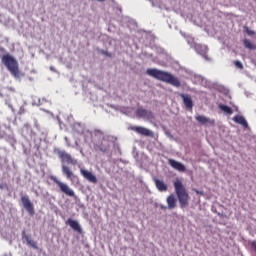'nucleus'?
<instances>
[{
	"mask_svg": "<svg viewBox=\"0 0 256 256\" xmlns=\"http://www.w3.org/2000/svg\"><path fill=\"white\" fill-rule=\"evenodd\" d=\"M146 74H148L149 77L157 79L158 81H162L163 83L173 85V87H181V81H179L177 77L173 76V74L169 72H165L157 68H149L146 70Z\"/></svg>",
	"mask_w": 256,
	"mask_h": 256,
	"instance_id": "nucleus-1",
	"label": "nucleus"
},
{
	"mask_svg": "<svg viewBox=\"0 0 256 256\" xmlns=\"http://www.w3.org/2000/svg\"><path fill=\"white\" fill-rule=\"evenodd\" d=\"M174 188H175V193L178 197V201L180 203L181 209L184 207H187L189 205V193H187V189L183 185V182L181 180H176L174 182Z\"/></svg>",
	"mask_w": 256,
	"mask_h": 256,
	"instance_id": "nucleus-2",
	"label": "nucleus"
},
{
	"mask_svg": "<svg viewBox=\"0 0 256 256\" xmlns=\"http://www.w3.org/2000/svg\"><path fill=\"white\" fill-rule=\"evenodd\" d=\"M2 63H4L5 67H7L13 77H19V63L15 58H13V56L5 54L2 57Z\"/></svg>",
	"mask_w": 256,
	"mask_h": 256,
	"instance_id": "nucleus-3",
	"label": "nucleus"
},
{
	"mask_svg": "<svg viewBox=\"0 0 256 256\" xmlns=\"http://www.w3.org/2000/svg\"><path fill=\"white\" fill-rule=\"evenodd\" d=\"M51 181L53 183H56L57 186L59 187L61 193H64V195H67V197H75V191L69 187L66 183L61 182V180L57 179V177L52 176Z\"/></svg>",
	"mask_w": 256,
	"mask_h": 256,
	"instance_id": "nucleus-4",
	"label": "nucleus"
},
{
	"mask_svg": "<svg viewBox=\"0 0 256 256\" xmlns=\"http://www.w3.org/2000/svg\"><path fill=\"white\" fill-rule=\"evenodd\" d=\"M54 153H57L58 157L68 163L69 165H77V160L70 156L69 153L62 151L58 148H55Z\"/></svg>",
	"mask_w": 256,
	"mask_h": 256,
	"instance_id": "nucleus-5",
	"label": "nucleus"
},
{
	"mask_svg": "<svg viewBox=\"0 0 256 256\" xmlns=\"http://www.w3.org/2000/svg\"><path fill=\"white\" fill-rule=\"evenodd\" d=\"M136 116L139 119H147V121H152V119H155V115L151 110H147L143 108H138L136 110Z\"/></svg>",
	"mask_w": 256,
	"mask_h": 256,
	"instance_id": "nucleus-6",
	"label": "nucleus"
},
{
	"mask_svg": "<svg viewBox=\"0 0 256 256\" xmlns=\"http://www.w3.org/2000/svg\"><path fill=\"white\" fill-rule=\"evenodd\" d=\"M21 203L24 209H26L27 213H29V215H35V206L33 205V202H31V200L29 199V196H22Z\"/></svg>",
	"mask_w": 256,
	"mask_h": 256,
	"instance_id": "nucleus-7",
	"label": "nucleus"
},
{
	"mask_svg": "<svg viewBox=\"0 0 256 256\" xmlns=\"http://www.w3.org/2000/svg\"><path fill=\"white\" fill-rule=\"evenodd\" d=\"M130 129L138 133V135H143L144 137H153V131L142 126H131Z\"/></svg>",
	"mask_w": 256,
	"mask_h": 256,
	"instance_id": "nucleus-8",
	"label": "nucleus"
},
{
	"mask_svg": "<svg viewBox=\"0 0 256 256\" xmlns=\"http://www.w3.org/2000/svg\"><path fill=\"white\" fill-rule=\"evenodd\" d=\"M80 173L84 177V179L89 181V183H94V185L97 184V176H95L93 172H90L89 170L85 169H80Z\"/></svg>",
	"mask_w": 256,
	"mask_h": 256,
	"instance_id": "nucleus-9",
	"label": "nucleus"
},
{
	"mask_svg": "<svg viewBox=\"0 0 256 256\" xmlns=\"http://www.w3.org/2000/svg\"><path fill=\"white\" fill-rule=\"evenodd\" d=\"M179 95H180L186 109H188L189 111H193V106H194L193 98H191V96H189V94L181 93Z\"/></svg>",
	"mask_w": 256,
	"mask_h": 256,
	"instance_id": "nucleus-10",
	"label": "nucleus"
},
{
	"mask_svg": "<svg viewBox=\"0 0 256 256\" xmlns=\"http://www.w3.org/2000/svg\"><path fill=\"white\" fill-rule=\"evenodd\" d=\"M168 163L173 167V169H176V171L185 173V170H186L185 165H183L181 162H177L176 160L169 159Z\"/></svg>",
	"mask_w": 256,
	"mask_h": 256,
	"instance_id": "nucleus-11",
	"label": "nucleus"
},
{
	"mask_svg": "<svg viewBox=\"0 0 256 256\" xmlns=\"http://www.w3.org/2000/svg\"><path fill=\"white\" fill-rule=\"evenodd\" d=\"M66 225H69L71 227V229H73L74 231H77V233H82V231H83L79 222H77L76 220H73L71 218H69L66 221Z\"/></svg>",
	"mask_w": 256,
	"mask_h": 256,
	"instance_id": "nucleus-12",
	"label": "nucleus"
},
{
	"mask_svg": "<svg viewBox=\"0 0 256 256\" xmlns=\"http://www.w3.org/2000/svg\"><path fill=\"white\" fill-rule=\"evenodd\" d=\"M168 209L171 211L177 207V197H175V194H170L166 199Z\"/></svg>",
	"mask_w": 256,
	"mask_h": 256,
	"instance_id": "nucleus-13",
	"label": "nucleus"
},
{
	"mask_svg": "<svg viewBox=\"0 0 256 256\" xmlns=\"http://www.w3.org/2000/svg\"><path fill=\"white\" fill-rule=\"evenodd\" d=\"M232 119L234 123H237L238 125H242L244 129H247V127H249V123H247V120H245V117L241 115H236Z\"/></svg>",
	"mask_w": 256,
	"mask_h": 256,
	"instance_id": "nucleus-14",
	"label": "nucleus"
},
{
	"mask_svg": "<svg viewBox=\"0 0 256 256\" xmlns=\"http://www.w3.org/2000/svg\"><path fill=\"white\" fill-rule=\"evenodd\" d=\"M154 183L156 185V188L160 192H165V191H168L169 189V186H167V184L163 180L154 179Z\"/></svg>",
	"mask_w": 256,
	"mask_h": 256,
	"instance_id": "nucleus-15",
	"label": "nucleus"
},
{
	"mask_svg": "<svg viewBox=\"0 0 256 256\" xmlns=\"http://www.w3.org/2000/svg\"><path fill=\"white\" fill-rule=\"evenodd\" d=\"M196 121H198V123H200L201 125H214L215 124V121L214 120H211L203 115H199V116H196Z\"/></svg>",
	"mask_w": 256,
	"mask_h": 256,
	"instance_id": "nucleus-16",
	"label": "nucleus"
},
{
	"mask_svg": "<svg viewBox=\"0 0 256 256\" xmlns=\"http://www.w3.org/2000/svg\"><path fill=\"white\" fill-rule=\"evenodd\" d=\"M62 173L66 175L67 179H73V177H75V174H73V171H71V169H69V167L67 166H62Z\"/></svg>",
	"mask_w": 256,
	"mask_h": 256,
	"instance_id": "nucleus-17",
	"label": "nucleus"
},
{
	"mask_svg": "<svg viewBox=\"0 0 256 256\" xmlns=\"http://www.w3.org/2000/svg\"><path fill=\"white\" fill-rule=\"evenodd\" d=\"M243 43H244V47H245L246 49H250L251 51H255L256 45L253 44V43L251 42V40H249V39H244V40H243Z\"/></svg>",
	"mask_w": 256,
	"mask_h": 256,
	"instance_id": "nucleus-18",
	"label": "nucleus"
},
{
	"mask_svg": "<svg viewBox=\"0 0 256 256\" xmlns=\"http://www.w3.org/2000/svg\"><path fill=\"white\" fill-rule=\"evenodd\" d=\"M219 109L221 111H223V113H226V115H233V109H231V107L227 106V105H223L221 104L219 106Z\"/></svg>",
	"mask_w": 256,
	"mask_h": 256,
	"instance_id": "nucleus-19",
	"label": "nucleus"
},
{
	"mask_svg": "<svg viewBox=\"0 0 256 256\" xmlns=\"http://www.w3.org/2000/svg\"><path fill=\"white\" fill-rule=\"evenodd\" d=\"M23 239L26 240L27 245H30V247H33V249H37V242L31 240V238H29V236L24 235V236H23Z\"/></svg>",
	"mask_w": 256,
	"mask_h": 256,
	"instance_id": "nucleus-20",
	"label": "nucleus"
},
{
	"mask_svg": "<svg viewBox=\"0 0 256 256\" xmlns=\"http://www.w3.org/2000/svg\"><path fill=\"white\" fill-rule=\"evenodd\" d=\"M95 151H101L102 153H107V147L102 146V144H96L94 145Z\"/></svg>",
	"mask_w": 256,
	"mask_h": 256,
	"instance_id": "nucleus-21",
	"label": "nucleus"
},
{
	"mask_svg": "<svg viewBox=\"0 0 256 256\" xmlns=\"http://www.w3.org/2000/svg\"><path fill=\"white\" fill-rule=\"evenodd\" d=\"M244 31H245V33H247V35H250V36L255 35V31L249 29V27H247V26L244 27Z\"/></svg>",
	"mask_w": 256,
	"mask_h": 256,
	"instance_id": "nucleus-22",
	"label": "nucleus"
},
{
	"mask_svg": "<svg viewBox=\"0 0 256 256\" xmlns=\"http://www.w3.org/2000/svg\"><path fill=\"white\" fill-rule=\"evenodd\" d=\"M234 65L237 69H243V63H241L239 60H235Z\"/></svg>",
	"mask_w": 256,
	"mask_h": 256,
	"instance_id": "nucleus-23",
	"label": "nucleus"
},
{
	"mask_svg": "<svg viewBox=\"0 0 256 256\" xmlns=\"http://www.w3.org/2000/svg\"><path fill=\"white\" fill-rule=\"evenodd\" d=\"M193 192L194 193H197V195H203V192L197 190V189H193Z\"/></svg>",
	"mask_w": 256,
	"mask_h": 256,
	"instance_id": "nucleus-24",
	"label": "nucleus"
},
{
	"mask_svg": "<svg viewBox=\"0 0 256 256\" xmlns=\"http://www.w3.org/2000/svg\"><path fill=\"white\" fill-rule=\"evenodd\" d=\"M102 53H103V55H106L107 57H111V54H109V52H107V51H103Z\"/></svg>",
	"mask_w": 256,
	"mask_h": 256,
	"instance_id": "nucleus-25",
	"label": "nucleus"
},
{
	"mask_svg": "<svg viewBox=\"0 0 256 256\" xmlns=\"http://www.w3.org/2000/svg\"><path fill=\"white\" fill-rule=\"evenodd\" d=\"M160 209H164V210H165V209H168V206L161 205V206H160Z\"/></svg>",
	"mask_w": 256,
	"mask_h": 256,
	"instance_id": "nucleus-26",
	"label": "nucleus"
},
{
	"mask_svg": "<svg viewBox=\"0 0 256 256\" xmlns=\"http://www.w3.org/2000/svg\"><path fill=\"white\" fill-rule=\"evenodd\" d=\"M8 107H11V104H8Z\"/></svg>",
	"mask_w": 256,
	"mask_h": 256,
	"instance_id": "nucleus-27",
	"label": "nucleus"
}]
</instances>
